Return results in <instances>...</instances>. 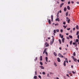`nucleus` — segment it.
Listing matches in <instances>:
<instances>
[{"label": "nucleus", "instance_id": "obj_1", "mask_svg": "<svg viewBox=\"0 0 79 79\" xmlns=\"http://www.w3.org/2000/svg\"><path fill=\"white\" fill-rule=\"evenodd\" d=\"M72 58H73L74 61H77V59L76 58H75L74 56H72Z\"/></svg>", "mask_w": 79, "mask_h": 79}, {"label": "nucleus", "instance_id": "obj_2", "mask_svg": "<svg viewBox=\"0 0 79 79\" xmlns=\"http://www.w3.org/2000/svg\"><path fill=\"white\" fill-rule=\"evenodd\" d=\"M58 55L60 57H61V58H63V57H64L60 53H59Z\"/></svg>", "mask_w": 79, "mask_h": 79}, {"label": "nucleus", "instance_id": "obj_3", "mask_svg": "<svg viewBox=\"0 0 79 79\" xmlns=\"http://www.w3.org/2000/svg\"><path fill=\"white\" fill-rule=\"evenodd\" d=\"M55 21H58L59 22V21H60V19L59 18H57L56 19Z\"/></svg>", "mask_w": 79, "mask_h": 79}, {"label": "nucleus", "instance_id": "obj_4", "mask_svg": "<svg viewBox=\"0 0 79 79\" xmlns=\"http://www.w3.org/2000/svg\"><path fill=\"white\" fill-rule=\"evenodd\" d=\"M45 45H46L45 47H48V46H49V44H48L47 43H46Z\"/></svg>", "mask_w": 79, "mask_h": 79}, {"label": "nucleus", "instance_id": "obj_5", "mask_svg": "<svg viewBox=\"0 0 79 79\" xmlns=\"http://www.w3.org/2000/svg\"><path fill=\"white\" fill-rule=\"evenodd\" d=\"M60 35V37H61V39H63V35H62L61 36V34H60V35Z\"/></svg>", "mask_w": 79, "mask_h": 79}, {"label": "nucleus", "instance_id": "obj_6", "mask_svg": "<svg viewBox=\"0 0 79 79\" xmlns=\"http://www.w3.org/2000/svg\"><path fill=\"white\" fill-rule=\"evenodd\" d=\"M57 61L58 62H60L61 61V60H60V59L59 57L57 58Z\"/></svg>", "mask_w": 79, "mask_h": 79}, {"label": "nucleus", "instance_id": "obj_7", "mask_svg": "<svg viewBox=\"0 0 79 79\" xmlns=\"http://www.w3.org/2000/svg\"><path fill=\"white\" fill-rule=\"evenodd\" d=\"M51 18L52 19V21L53 22V15H51Z\"/></svg>", "mask_w": 79, "mask_h": 79}, {"label": "nucleus", "instance_id": "obj_8", "mask_svg": "<svg viewBox=\"0 0 79 79\" xmlns=\"http://www.w3.org/2000/svg\"><path fill=\"white\" fill-rule=\"evenodd\" d=\"M40 67L41 68V69H44V67L42 66H40Z\"/></svg>", "mask_w": 79, "mask_h": 79}, {"label": "nucleus", "instance_id": "obj_9", "mask_svg": "<svg viewBox=\"0 0 79 79\" xmlns=\"http://www.w3.org/2000/svg\"><path fill=\"white\" fill-rule=\"evenodd\" d=\"M64 5V3H62L61 4H60V8H61V7H62V6H63V5Z\"/></svg>", "mask_w": 79, "mask_h": 79}, {"label": "nucleus", "instance_id": "obj_10", "mask_svg": "<svg viewBox=\"0 0 79 79\" xmlns=\"http://www.w3.org/2000/svg\"><path fill=\"white\" fill-rule=\"evenodd\" d=\"M62 41L63 43H64V38H63V39H62Z\"/></svg>", "mask_w": 79, "mask_h": 79}, {"label": "nucleus", "instance_id": "obj_11", "mask_svg": "<svg viewBox=\"0 0 79 79\" xmlns=\"http://www.w3.org/2000/svg\"><path fill=\"white\" fill-rule=\"evenodd\" d=\"M65 61L67 63H68V59L67 58H65Z\"/></svg>", "mask_w": 79, "mask_h": 79}, {"label": "nucleus", "instance_id": "obj_12", "mask_svg": "<svg viewBox=\"0 0 79 79\" xmlns=\"http://www.w3.org/2000/svg\"><path fill=\"white\" fill-rule=\"evenodd\" d=\"M67 9L68 10H70V7L69 6H67Z\"/></svg>", "mask_w": 79, "mask_h": 79}, {"label": "nucleus", "instance_id": "obj_13", "mask_svg": "<svg viewBox=\"0 0 79 79\" xmlns=\"http://www.w3.org/2000/svg\"><path fill=\"white\" fill-rule=\"evenodd\" d=\"M67 10V9L66 8V7H64V11H66Z\"/></svg>", "mask_w": 79, "mask_h": 79}, {"label": "nucleus", "instance_id": "obj_14", "mask_svg": "<svg viewBox=\"0 0 79 79\" xmlns=\"http://www.w3.org/2000/svg\"><path fill=\"white\" fill-rule=\"evenodd\" d=\"M64 66H66V61H64Z\"/></svg>", "mask_w": 79, "mask_h": 79}, {"label": "nucleus", "instance_id": "obj_15", "mask_svg": "<svg viewBox=\"0 0 79 79\" xmlns=\"http://www.w3.org/2000/svg\"><path fill=\"white\" fill-rule=\"evenodd\" d=\"M40 60L42 61V56H40Z\"/></svg>", "mask_w": 79, "mask_h": 79}, {"label": "nucleus", "instance_id": "obj_16", "mask_svg": "<svg viewBox=\"0 0 79 79\" xmlns=\"http://www.w3.org/2000/svg\"><path fill=\"white\" fill-rule=\"evenodd\" d=\"M48 22L50 24H51V21H50V19H49L48 20Z\"/></svg>", "mask_w": 79, "mask_h": 79}, {"label": "nucleus", "instance_id": "obj_17", "mask_svg": "<svg viewBox=\"0 0 79 79\" xmlns=\"http://www.w3.org/2000/svg\"><path fill=\"white\" fill-rule=\"evenodd\" d=\"M53 54L55 56H57V55L56 53L55 52H54Z\"/></svg>", "mask_w": 79, "mask_h": 79}, {"label": "nucleus", "instance_id": "obj_18", "mask_svg": "<svg viewBox=\"0 0 79 79\" xmlns=\"http://www.w3.org/2000/svg\"><path fill=\"white\" fill-rule=\"evenodd\" d=\"M59 41L60 42V44H61V40L59 39Z\"/></svg>", "mask_w": 79, "mask_h": 79}, {"label": "nucleus", "instance_id": "obj_19", "mask_svg": "<svg viewBox=\"0 0 79 79\" xmlns=\"http://www.w3.org/2000/svg\"><path fill=\"white\" fill-rule=\"evenodd\" d=\"M73 42V41L72 40H71L70 42V44L71 45H72V43Z\"/></svg>", "mask_w": 79, "mask_h": 79}, {"label": "nucleus", "instance_id": "obj_20", "mask_svg": "<svg viewBox=\"0 0 79 79\" xmlns=\"http://www.w3.org/2000/svg\"><path fill=\"white\" fill-rule=\"evenodd\" d=\"M46 60L47 62H48V58L47 57H46Z\"/></svg>", "mask_w": 79, "mask_h": 79}, {"label": "nucleus", "instance_id": "obj_21", "mask_svg": "<svg viewBox=\"0 0 79 79\" xmlns=\"http://www.w3.org/2000/svg\"><path fill=\"white\" fill-rule=\"evenodd\" d=\"M69 37H70V39H72L73 38V36H72L71 35H69Z\"/></svg>", "mask_w": 79, "mask_h": 79}, {"label": "nucleus", "instance_id": "obj_22", "mask_svg": "<svg viewBox=\"0 0 79 79\" xmlns=\"http://www.w3.org/2000/svg\"><path fill=\"white\" fill-rule=\"evenodd\" d=\"M54 65H55L56 66H57V65L56 64V63H55V62H54Z\"/></svg>", "mask_w": 79, "mask_h": 79}, {"label": "nucleus", "instance_id": "obj_23", "mask_svg": "<svg viewBox=\"0 0 79 79\" xmlns=\"http://www.w3.org/2000/svg\"><path fill=\"white\" fill-rule=\"evenodd\" d=\"M73 55L75 56H76V52H74L73 53Z\"/></svg>", "mask_w": 79, "mask_h": 79}, {"label": "nucleus", "instance_id": "obj_24", "mask_svg": "<svg viewBox=\"0 0 79 79\" xmlns=\"http://www.w3.org/2000/svg\"><path fill=\"white\" fill-rule=\"evenodd\" d=\"M76 28L77 29H79V27L78 25H77L76 27Z\"/></svg>", "mask_w": 79, "mask_h": 79}, {"label": "nucleus", "instance_id": "obj_25", "mask_svg": "<svg viewBox=\"0 0 79 79\" xmlns=\"http://www.w3.org/2000/svg\"><path fill=\"white\" fill-rule=\"evenodd\" d=\"M37 76H35L34 77V79H37Z\"/></svg>", "mask_w": 79, "mask_h": 79}, {"label": "nucleus", "instance_id": "obj_26", "mask_svg": "<svg viewBox=\"0 0 79 79\" xmlns=\"http://www.w3.org/2000/svg\"><path fill=\"white\" fill-rule=\"evenodd\" d=\"M40 64L41 65H43V63H42L41 61L40 62Z\"/></svg>", "mask_w": 79, "mask_h": 79}, {"label": "nucleus", "instance_id": "obj_27", "mask_svg": "<svg viewBox=\"0 0 79 79\" xmlns=\"http://www.w3.org/2000/svg\"><path fill=\"white\" fill-rule=\"evenodd\" d=\"M79 31H77V34H76V35H79Z\"/></svg>", "mask_w": 79, "mask_h": 79}, {"label": "nucleus", "instance_id": "obj_28", "mask_svg": "<svg viewBox=\"0 0 79 79\" xmlns=\"http://www.w3.org/2000/svg\"><path fill=\"white\" fill-rule=\"evenodd\" d=\"M71 20H70V19H69L68 20V23H69V22H70V21Z\"/></svg>", "mask_w": 79, "mask_h": 79}, {"label": "nucleus", "instance_id": "obj_29", "mask_svg": "<svg viewBox=\"0 0 79 79\" xmlns=\"http://www.w3.org/2000/svg\"><path fill=\"white\" fill-rule=\"evenodd\" d=\"M47 48H45L44 50V52H46L47 51Z\"/></svg>", "mask_w": 79, "mask_h": 79}, {"label": "nucleus", "instance_id": "obj_30", "mask_svg": "<svg viewBox=\"0 0 79 79\" xmlns=\"http://www.w3.org/2000/svg\"><path fill=\"white\" fill-rule=\"evenodd\" d=\"M76 42H79V40L77 39L76 40Z\"/></svg>", "mask_w": 79, "mask_h": 79}, {"label": "nucleus", "instance_id": "obj_31", "mask_svg": "<svg viewBox=\"0 0 79 79\" xmlns=\"http://www.w3.org/2000/svg\"><path fill=\"white\" fill-rule=\"evenodd\" d=\"M38 58H37V57H36L35 58V61H36V60H37Z\"/></svg>", "mask_w": 79, "mask_h": 79}, {"label": "nucleus", "instance_id": "obj_32", "mask_svg": "<svg viewBox=\"0 0 79 79\" xmlns=\"http://www.w3.org/2000/svg\"><path fill=\"white\" fill-rule=\"evenodd\" d=\"M54 34L56 33V30H54Z\"/></svg>", "mask_w": 79, "mask_h": 79}, {"label": "nucleus", "instance_id": "obj_33", "mask_svg": "<svg viewBox=\"0 0 79 79\" xmlns=\"http://www.w3.org/2000/svg\"><path fill=\"white\" fill-rule=\"evenodd\" d=\"M66 16H67L68 15V12H67L66 14Z\"/></svg>", "mask_w": 79, "mask_h": 79}, {"label": "nucleus", "instance_id": "obj_34", "mask_svg": "<svg viewBox=\"0 0 79 79\" xmlns=\"http://www.w3.org/2000/svg\"><path fill=\"white\" fill-rule=\"evenodd\" d=\"M38 77L39 78H40V79H41V78H42V77H41V76H40V75L38 76Z\"/></svg>", "mask_w": 79, "mask_h": 79}, {"label": "nucleus", "instance_id": "obj_35", "mask_svg": "<svg viewBox=\"0 0 79 79\" xmlns=\"http://www.w3.org/2000/svg\"><path fill=\"white\" fill-rule=\"evenodd\" d=\"M42 74H43L45 75V72H43Z\"/></svg>", "mask_w": 79, "mask_h": 79}, {"label": "nucleus", "instance_id": "obj_36", "mask_svg": "<svg viewBox=\"0 0 79 79\" xmlns=\"http://www.w3.org/2000/svg\"><path fill=\"white\" fill-rule=\"evenodd\" d=\"M53 42H53V41H52V42H51V45H52V44H53Z\"/></svg>", "mask_w": 79, "mask_h": 79}, {"label": "nucleus", "instance_id": "obj_37", "mask_svg": "<svg viewBox=\"0 0 79 79\" xmlns=\"http://www.w3.org/2000/svg\"><path fill=\"white\" fill-rule=\"evenodd\" d=\"M56 32H59V30L58 29L56 30Z\"/></svg>", "mask_w": 79, "mask_h": 79}, {"label": "nucleus", "instance_id": "obj_38", "mask_svg": "<svg viewBox=\"0 0 79 79\" xmlns=\"http://www.w3.org/2000/svg\"><path fill=\"white\" fill-rule=\"evenodd\" d=\"M70 3H71V2L70 1H69L68 2V4H69H69H70Z\"/></svg>", "mask_w": 79, "mask_h": 79}, {"label": "nucleus", "instance_id": "obj_39", "mask_svg": "<svg viewBox=\"0 0 79 79\" xmlns=\"http://www.w3.org/2000/svg\"><path fill=\"white\" fill-rule=\"evenodd\" d=\"M66 76H68V77H70L69 76V74H67Z\"/></svg>", "mask_w": 79, "mask_h": 79}, {"label": "nucleus", "instance_id": "obj_40", "mask_svg": "<svg viewBox=\"0 0 79 79\" xmlns=\"http://www.w3.org/2000/svg\"><path fill=\"white\" fill-rule=\"evenodd\" d=\"M68 73H69L70 74H71V72H69V71H68Z\"/></svg>", "mask_w": 79, "mask_h": 79}, {"label": "nucleus", "instance_id": "obj_41", "mask_svg": "<svg viewBox=\"0 0 79 79\" xmlns=\"http://www.w3.org/2000/svg\"><path fill=\"white\" fill-rule=\"evenodd\" d=\"M77 38L79 40V35H78L77 36Z\"/></svg>", "mask_w": 79, "mask_h": 79}, {"label": "nucleus", "instance_id": "obj_42", "mask_svg": "<svg viewBox=\"0 0 79 79\" xmlns=\"http://www.w3.org/2000/svg\"><path fill=\"white\" fill-rule=\"evenodd\" d=\"M63 30H62V29H61V30H60V32H63Z\"/></svg>", "mask_w": 79, "mask_h": 79}, {"label": "nucleus", "instance_id": "obj_43", "mask_svg": "<svg viewBox=\"0 0 79 79\" xmlns=\"http://www.w3.org/2000/svg\"><path fill=\"white\" fill-rule=\"evenodd\" d=\"M63 24H66V22H64L63 23Z\"/></svg>", "mask_w": 79, "mask_h": 79}, {"label": "nucleus", "instance_id": "obj_44", "mask_svg": "<svg viewBox=\"0 0 79 79\" xmlns=\"http://www.w3.org/2000/svg\"><path fill=\"white\" fill-rule=\"evenodd\" d=\"M52 42H54V37L52 38Z\"/></svg>", "mask_w": 79, "mask_h": 79}, {"label": "nucleus", "instance_id": "obj_45", "mask_svg": "<svg viewBox=\"0 0 79 79\" xmlns=\"http://www.w3.org/2000/svg\"><path fill=\"white\" fill-rule=\"evenodd\" d=\"M67 30H68V31H69V30H70V28H68L67 29Z\"/></svg>", "mask_w": 79, "mask_h": 79}, {"label": "nucleus", "instance_id": "obj_46", "mask_svg": "<svg viewBox=\"0 0 79 79\" xmlns=\"http://www.w3.org/2000/svg\"><path fill=\"white\" fill-rule=\"evenodd\" d=\"M72 73L73 74H75V72H74L73 71H72Z\"/></svg>", "mask_w": 79, "mask_h": 79}, {"label": "nucleus", "instance_id": "obj_47", "mask_svg": "<svg viewBox=\"0 0 79 79\" xmlns=\"http://www.w3.org/2000/svg\"><path fill=\"white\" fill-rule=\"evenodd\" d=\"M35 75H37V72L35 71Z\"/></svg>", "mask_w": 79, "mask_h": 79}, {"label": "nucleus", "instance_id": "obj_48", "mask_svg": "<svg viewBox=\"0 0 79 79\" xmlns=\"http://www.w3.org/2000/svg\"><path fill=\"white\" fill-rule=\"evenodd\" d=\"M57 25V26H58V23H57V24H55V26H56Z\"/></svg>", "mask_w": 79, "mask_h": 79}, {"label": "nucleus", "instance_id": "obj_49", "mask_svg": "<svg viewBox=\"0 0 79 79\" xmlns=\"http://www.w3.org/2000/svg\"><path fill=\"white\" fill-rule=\"evenodd\" d=\"M73 45H75V44H76V43L74 42L73 43Z\"/></svg>", "mask_w": 79, "mask_h": 79}, {"label": "nucleus", "instance_id": "obj_50", "mask_svg": "<svg viewBox=\"0 0 79 79\" xmlns=\"http://www.w3.org/2000/svg\"><path fill=\"white\" fill-rule=\"evenodd\" d=\"M67 39H69V38L68 37H67Z\"/></svg>", "mask_w": 79, "mask_h": 79}, {"label": "nucleus", "instance_id": "obj_51", "mask_svg": "<svg viewBox=\"0 0 79 79\" xmlns=\"http://www.w3.org/2000/svg\"><path fill=\"white\" fill-rule=\"evenodd\" d=\"M76 50H78V48H76Z\"/></svg>", "mask_w": 79, "mask_h": 79}, {"label": "nucleus", "instance_id": "obj_52", "mask_svg": "<svg viewBox=\"0 0 79 79\" xmlns=\"http://www.w3.org/2000/svg\"><path fill=\"white\" fill-rule=\"evenodd\" d=\"M56 16L57 18H58V17H59V15H57Z\"/></svg>", "mask_w": 79, "mask_h": 79}, {"label": "nucleus", "instance_id": "obj_53", "mask_svg": "<svg viewBox=\"0 0 79 79\" xmlns=\"http://www.w3.org/2000/svg\"><path fill=\"white\" fill-rule=\"evenodd\" d=\"M45 53H46V55H48V53H47V52H45Z\"/></svg>", "mask_w": 79, "mask_h": 79}, {"label": "nucleus", "instance_id": "obj_54", "mask_svg": "<svg viewBox=\"0 0 79 79\" xmlns=\"http://www.w3.org/2000/svg\"><path fill=\"white\" fill-rule=\"evenodd\" d=\"M71 3H74V2L72 1H71Z\"/></svg>", "mask_w": 79, "mask_h": 79}, {"label": "nucleus", "instance_id": "obj_55", "mask_svg": "<svg viewBox=\"0 0 79 79\" xmlns=\"http://www.w3.org/2000/svg\"><path fill=\"white\" fill-rule=\"evenodd\" d=\"M75 28H73V31H74L75 30Z\"/></svg>", "mask_w": 79, "mask_h": 79}, {"label": "nucleus", "instance_id": "obj_56", "mask_svg": "<svg viewBox=\"0 0 79 79\" xmlns=\"http://www.w3.org/2000/svg\"><path fill=\"white\" fill-rule=\"evenodd\" d=\"M75 46L76 47H77V43L75 45Z\"/></svg>", "mask_w": 79, "mask_h": 79}, {"label": "nucleus", "instance_id": "obj_57", "mask_svg": "<svg viewBox=\"0 0 79 79\" xmlns=\"http://www.w3.org/2000/svg\"><path fill=\"white\" fill-rule=\"evenodd\" d=\"M47 76H48V77H49V74H47Z\"/></svg>", "mask_w": 79, "mask_h": 79}, {"label": "nucleus", "instance_id": "obj_58", "mask_svg": "<svg viewBox=\"0 0 79 79\" xmlns=\"http://www.w3.org/2000/svg\"><path fill=\"white\" fill-rule=\"evenodd\" d=\"M69 34L68 33H66V35H68Z\"/></svg>", "mask_w": 79, "mask_h": 79}, {"label": "nucleus", "instance_id": "obj_59", "mask_svg": "<svg viewBox=\"0 0 79 79\" xmlns=\"http://www.w3.org/2000/svg\"><path fill=\"white\" fill-rule=\"evenodd\" d=\"M59 12L61 13V10H60V11H59Z\"/></svg>", "mask_w": 79, "mask_h": 79}, {"label": "nucleus", "instance_id": "obj_60", "mask_svg": "<svg viewBox=\"0 0 79 79\" xmlns=\"http://www.w3.org/2000/svg\"><path fill=\"white\" fill-rule=\"evenodd\" d=\"M59 15V11L58 12L57 14V15Z\"/></svg>", "mask_w": 79, "mask_h": 79}, {"label": "nucleus", "instance_id": "obj_61", "mask_svg": "<svg viewBox=\"0 0 79 79\" xmlns=\"http://www.w3.org/2000/svg\"><path fill=\"white\" fill-rule=\"evenodd\" d=\"M67 19H69V18L68 17H66Z\"/></svg>", "mask_w": 79, "mask_h": 79}, {"label": "nucleus", "instance_id": "obj_62", "mask_svg": "<svg viewBox=\"0 0 79 79\" xmlns=\"http://www.w3.org/2000/svg\"><path fill=\"white\" fill-rule=\"evenodd\" d=\"M59 49L60 50H61V47L59 48Z\"/></svg>", "mask_w": 79, "mask_h": 79}, {"label": "nucleus", "instance_id": "obj_63", "mask_svg": "<svg viewBox=\"0 0 79 79\" xmlns=\"http://www.w3.org/2000/svg\"><path fill=\"white\" fill-rule=\"evenodd\" d=\"M77 4H79V2H77Z\"/></svg>", "mask_w": 79, "mask_h": 79}, {"label": "nucleus", "instance_id": "obj_64", "mask_svg": "<svg viewBox=\"0 0 79 79\" xmlns=\"http://www.w3.org/2000/svg\"><path fill=\"white\" fill-rule=\"evenodd\" d=\"M77 61L78 63H79V60H77Z\"/></svg>", "mask_w": 79, "mask_h": 79}]
</instances>
